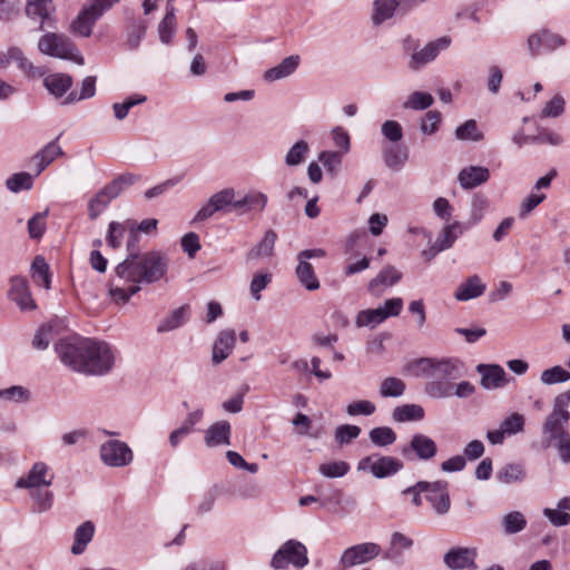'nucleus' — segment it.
Wrapping results in <instances>:
<instances>
[{
    "label": "nucleus",
    "instance_id": "nucleus-1",
    "mask_svg": "<svg viewBox=\"0 0 570 570\" xmlns=\"http://www.w3.org/2000/svg\"><path fill=\"white\" fill-rule=\"evenodd\" d=\"M169 259L160 250L142 254L130 253L115 268L109 283V296L114 303L125 305L140 291V284H154L165 277Z\"/></svg>",
    "mask_w": 570,
    "mask_h": 570
},
{
    "label": "nucleus",
    "instance_id": "nucleus-2",
    "mask_svg": "<svg viewBox=\"0 0 570 570\" xmlns=\"http://www.w3.org/2000/svg\"><path fill=\"white\" fill-rule=\"evenodd\" d=\"M406 372L424 377V393L434 400L451 397L452 382L465 374L464 363L458 357H420L410 362Z\"/></svg>",
    "mask_w": 570,
    "mask_h": 570
},
{
    "label": "nucleus",
    "instance_id": "nucleus-3",
    "mask_svg": "<svg viewBox=\"0 0 570 570\" xmlns=\"http://www.w3.org/2000/svg\"><path fill=\"white\" fill-rule=\"evenodd\" d=\"M38 49L47 56L71 60L77 65L85 63V59L75 43L61 33L48 32L43 35L38 41Z\"/></svg>",
    "mask_w": 570,
    "mask_h": 570
},
{
    "label": "nucleus",
    "instance_id": "nucleus-4",
    "mask_svg": "<svg viewBox=\"0 0 570 570\" xmlns=\"http://www.w3.org/2000/svg\"><path fill=\"white\" fill-rule=\"evenodd\" d=\"M309 563L308 550L296 539L285 541L273 554L269 566L274 570H284L289 566L303 569Z\"/></svg>",
    "mask_w": 570,
    "mask_h": 570
},
{
    "label": "nucleus",
    "instance_id": "nucleus-5",
    "mask_svg": "<svg viewBox=\"0 0 570 570\" xmlns=\"http://www.w3.org/2000/svg\"><path fill=\"white\" fill-rule=\"evenodd\" d=\"M115 363L111 347L105 343L89 338L88 351L85 354V365L81 373L104 375L108 373Z\"/></svg>",
    "mask_w": 570,
    "mask_h": 570
},
{
    "label": "nucleus",
    "instance_id": "nucleus-6",
    "mask_svg": "<svg viewBox=\"0 0 570 570\" xmlns=\"http://www.w3.org/2000/svg\"><path fill=\"white\" fill-rule=\"evenodd\" d=\"M89 338L78 335L59 340L55 344L60 361L71 370L81 372L85 365V354L88 351Z\"/></svg>",
    "mask_w": 570,
    "mask_h": 570
},
{
    "label": "nucleus",
    "instance_id": "nucleus-7",
    "mask_svg": "<svg viewBox=\"0 0 570 570\" xmlns=\"http://www.w3.org/2000/svg\"><path fill=\"white\" fill-rule=\"evenodd\" d=\"M118 0H94L86 4L72 21L70 30L80 37H89L96 21L109 10Z\"/></svg>",
    "mask_w": 570,
    "mask_h": 570
},
{
    "label": "nucleus",
    "instance_id": "nucleus-8",
    "mask_svg": "<svg viewBox=\"0 0 570 570\" xmlns=\"http://www.w3.org/2000/svg\"><path fill=\"white\" fill-rule=\"evenodd\" d=\"M403 308V299L393 297L386 299L383 306L358 312L355 318L357 327H375L391 316H399Z\"/></svg>",
    "mask_w": 570,
    "mask_h": 570
},
{
    "label": "nucleus",
    "instance_id": "nucleus-9",
    "mask_svg": "<svg viewBox=\"0 0 570 570\" xmlns=\"http://www.w3.org/2000/svg\"><path fill=\"white\" fill-rule=\"evenodd\" d=\"M382 552L381 546L375 542H363L346 548L338 560L341 569L347 570L362 566L376 559Z\"/></svg>",
    "mask_w": 570,
    "mask_h": 570
},
{
    "label": "nucleus",
    "instance_id": "nucleus-10",
    "mask_svg": "<svg viewBox=\"0 0 570 570\" xmlns=\"http://www.w3.org/2000/svg\"><path fill=\"white\" fill-rule=\"evenodd\" d=\"M403 466V462L394 456L373 454L361 459L357 470L368 471L373 476L384 479L396 474Z\"/></svg>",
    "mask_w": 570,
    "mask_h": 570
},
{
    "label": "nucleus",
    "instance_id": "nucleus-11",
    "mask_svg": "<svg viewBox=\"0 0 570 570\" xmlns=\"http://www.w3.org/2000/svg\"><path fill=\"white\" fill-rule=\"evenodd\" d=\"M325 255L326 252L322 248L305 249L297 254V266L295 273L301 285L307 291H316L320 288V281L308 259L322 258Z\"/></svg>",
    "mask_w": 570,
    "mask_h": 570
},
{
    "label": "nucleus",
    "instance_id": "nucleus-12",
    "mask_svg": "<svg viewBox=\"0 0 570 570\" xmlns=\"http://www.w3.org/2000/svg\"><path fill=\"white\" fill-rule=\"evenodd\" d=\"M99 455L102 463L110 468H124L134 460V453L127 443L108 440L100 445Z\"/></svg>",
    "mask_w": 570,
    "mask_h": 570
},
{
    "label": "nucleus",
    "instance_id": "nucleus-13",
    "mask_svg": "<svg viewBox=\"0 0 570 570\" xmlns=\"http://www.w3.org/2000/svg\"><path fill=\"white\" fill-rule=\"evenodd\" d=\"M235 189L224 188L210 196L208 202L203 205L191 219L193 224L209 219L217 212H226L228 208L234 210Z\"/></svg>",
    "mask_w": 570,
    "mask_h": 570
},
{
    "label": "nucleus",
    "instance_id": "nucleus-14",
    "mask_svg": "<svg viewBox=\"0 0 570 570\" xmlns=\"http://www.w3.org/2000/svg\"><path fill=\"white\" fill-rule=\"evenodd\" d=\"M400 452L409 460L430 461L435 458L438 445L429 435L415 433L407 444L401 446Z\"/></svg>",
    "mask_w": 570,
    "mask_h": 570
},
{
    "label": "nucleus",
    "instance_id": "nucleus-15",
    "mask_svg": "<svg viewBox=\"0 0 570 570\" xmlns=\"http://www.w3.org/2000/svg\"><path fill=\"white\" fill-rule=\"evenodd\" d=\"M419 487H425V499L438 515H444L450 511L451 500L446 481H419Z\"/></svg>",
    "mask_w": 570,
    "mask_h": 570
},
{
    "label": "nucleus",
    "instance_id": "nucleus-16",
    "mask_svg": "<svg viewBox=\"0 0 570 570\" xmlns=\"http://www.w3.org/2000/svg\"><path fill=\"white\" fill-rule=\"evenodd\" d=\"M55 480V472L45 462L39 461L33 463L31 469L24 476H21L16 482L18 489H33L40 487H50Z\"/></svg>",
    "mask_w": 570,
    "mask_h": 570
},
{
    "label": "nucleus",
    "instance_id": "nucleus-17",
    "mask_svg": "<svg viewBox=\"0 0 570 570\" xmlns=\"http://www.w3.org/2000/svg\"><path fill=\"white\" fill-rule=\"evenodd\" d=\"M528 50L532 57H537L541 49L553 51L559 47L567 45V40L559 33H554L549 29H540L528 37Z\"/></svg>",
    "mask_w": 570,
    "mask_h": 570
},
{
    "label": "nucleus",
    "instance_id": "nucleus-18",
    "mask_svg": "<svg viewBox=\"0 0 570 570\" xmlns=\"http://www.w3.org/2000/svg\"><path fill=\"white\" fill-rule=\"evenodd\" d=\"M451 39L449 37H441L426 43L422 49L414 50L409 60V68L419 70L423 66L433 61L438 55L450 47Z\"/></svg>",
    "mask_w": 570,
    "mask_h": 570
},
{
    "label": "nucleus",
    "instance_id": "nucleus-19",
    "mask_svg": "<svg viewBox=\"0 0 570 570\" xmlns=\"http://www.w3.org/2000/svg\"><path fill=\"white\" fill-rule=\"evenodd\" d=\"M570 419V412L567 409H560L553 404V410L543 424V434L549 436L550 441H561L569 436L566 425Z\"/></svg>",
    "mask_w": 570,
    "mask_h": 570
},
{
    "label": "nucleus",
    "instance_id": "nucleus-20",
    "mask_svg": "<svg viewBox=\"0 0 570 570\" xmlns=\"http://www.w3.org/2000/svg\"><path fill=\"white\" fill-rule=\"evenodd\" d=\"M524 429V416L520 413H512L500 424L499 429L488 431L487 439L493 444H502L505 438L515 435Z\"/></svg>",
    "mask_w": 570,
    "mask_h": 570
},
{
    "label": "nucleus",
    "instance_id": "nucleus-21",
    "mask_svg": "<svg viewBox=\"0 0 570 570\" xmlns=\"http://www.w3.org/2000/svg\"><path fill=\"white\" fill-rule=\"evenodd\" d=\"M8 297L14 302L22 312L33 311L37 308V304L29 289L28 281L24 277L13 276L10 278Z\"/></svg>",
    "mask_w": 570,
    "mask_h": 570
},
{
    "label": "nucleus",
    "instance_id": "nucleus-22",
    "mask_svg": "<svg viewBox=\"0 0 570 570\" xmlns=\"http://www.w3.org/2000/svg\"><path fill=\"white\" fill-rule=\"evenodd\" d=\"M476 550L473 548L456 547L450 549L443 557L445 566L451 570H475Z\"/></svg>",
    "mask_w": 570,
    "mask_h": 570
},
{
    "label": "nucleus",
    "instance_id": "nucleus-23",
    "mask_svg": "<svg viewBox=\"0 0 570 570\" xmlns=\"http://www.w3.org/2000/svg\"><path fill=\"white\" fill-rule=\"evenodd\" d=\"M476 372L481 375L480 384L485 390L500 389L509 382L503 367L497 364H479Z\"/></svg>",
    "mask_w": 570,
    "mask_h": 570
},
{
    "label": "nucleus",
    "instance_id": "nucleus-24",
    "mask_svg": "<svg viewBox=\"0 0 570 570\" xmlns=\"http://www.w3.org/2000/svg\"><path fill=\"white\" fill-rule=\"evenodd\" d=\"M236 344V333L234 330H224L219 332L213 345L212 361L214 364H220L233 352Z\"/></svg>",
    "mask_w": 570,
    "mask_h": 570
},
{
    "label": "nucleus",
    "instance_id": "nucleus-25",
    "mask_svg": "<svg viewBox=\"0 0 570 570\" xmlns=\"http://www.w3.org/2000/svg\"><path fill=\"white\" fill-rule=\"evenodd\" d=\"M382 156L386 167L393 171H400L409 159V149L401 144H384Z\"/></svg>",
    "mask_w": 570,
    "mask_h": 570
},
{
    "label": "nucleus",
    "instance_id": "nucleus-26",
    "mask_svg": "<svg viewBox=\"0 0 570 570\" xmlns=\"http://www.w3.org/2000/svg\"><path fill=\"white\" fill-rule=\"evenodd\" d=\"M490 178V170L482 166H469L461 169L458 181L463 189H473Z\"/></svg>",
    "mask_w": 570,
    "mask_h": 570
},
{
    "label": "nucleus",
    "instance_id": "nucleus-27",
    "mask_svg": "<svg viewBox=\"0 0 570 570\" xmlns=\"http://www.w3.org/2000/svg\"><path fill=\"white\" fill-rule=\"evenodd\" d=\"M59 138L60 136L48 142L32 157L31 163L35 167V176L40 175L58 156L63 154L58 145Z\"/></svg>",
    "mask_w": 570,
    "mask_h": 570
},
{
    "label": "nucleus",
    "instance_id": "nucleus-28",
    "mask_svg": "<svg viewBox=\"0 0 570 570\" xmlns=\"http://www.w3.org/2000/svg\"><path fill=\"white\" fill-rule=\"evenodd\" d=\"M232 428L228 421H218L212 424L206 431L204 441L208 448L230 444Z\"/></svg>",
    "mask_w": 570,
    "mask_h": 570
},
{
    "label": "nucleus",
    "instance_id": "nucleus-29",
    "mask_svg": "<svg viewBox=\"0 0 570 570\" xmlns=\"http://www.w3.org/2000/svg\"><path fill=\"white\" fill-rule=\"evenodd\" d=\"M301 63V57L298 55H292L284 58L277 66L267 69L263 79L267 82H274L293 75Z\"/></svg>",
    "mask_w": 570,
    "mask_h": 570
},
{
    "label": "nucleus",
    "instance_id": "nucleus-30",
    "mask_svg": "<svg viewBox=\"0 0 570 570\" xmlns=\"http://www.w3.org/2000/svg\"><path fill=\"white\" fill-rule=\"evenodd\" d=\"M485 288L487 286L480 276L472 275L456 287L454 297L458 301L465 302L483 295Z\"/></svg>",
    "mask_w": 570,
    "mask_h": 570
},
{
    "label": "nucleus",
    "instance_id": "nucleus-31",
    "mask_svg": "<svg viewBox=\"0 0 570 570\" xmlns=\"http://www.w3.org/2000/svg\"><path fill=\"white\" fill-rule=\"evenodd\" d=\"M267 204V196L261 191H250L240 199H235L234 210L244 215L248 212H263Z\"/></svg>",
    "mask_w": 570,
    "mask_h": 570
},
{
    "label": "nucleus",
    "instance_id": "nucleus-32",
    "mask_svg": "<svg viewBox=\"0 0 570 570\" xmlns=\"http://www.w3.org/2000/svg\"><path fill=\"white\" fill-rule=\"evenodd\" d=\"M95 534V524L91 521L81 523L73 533V543L70 548L72 554L78 556L85 552Z\"/></svg>",
    "mask_w": 570,
    "mask_h": 570
},
{
    "label": "nucleus",
    "instance_id": "nucleus-33",
    "mask_svg": "<svg viewBox=\"0 0 570 570\" xmlns=\"http://www.w3.org/2000/svg\"><path fill=\"white\" fill-rule=\"evenodd\" d=\"M277 239V234L273 229H268L261 242L249 249L246 254L247 261H254L262 257H271L274 254V246Z\"/></svg>",
    "mask_w": 570,
    "mask_h": 570
},
{
    "label": "nucleus",
    "instance_id": "nucleus-34",
    "mask_svg": "<svg viewBox=\"0 0 570 570\" xmlns=\"http://www.w3.org/2000/svg\"><path fill=\"white\" fill-rule=\"evenodd\" d=\"M61 327L62 323L59 320H52L40 326L32 341L33 347L37 350H46Z\"/></svg>",
    "mask_w": 570,
    "mask_h": 570
},
{
    "label": "nucleus",
    "instance_id": "nucleus-35",
    "mask_svg": "<svg viewBox=\"0 0 570 570\" xmlns=\"http://www.w3.org/2000/svg\"><path fill=\"white\" fill-rule=\"evenodd\" d=\"M189 316V306L183 305L176 309H174L169 315L164 317L158 326L157 332L158 333H166L171 332L180 326H183Z\"/></svg>",
    "mask_w": 570,
    "mask_h": 570
},
{
    "label": "nucleus",
    "instance_id": "nucleus-36",
    "mask_svg": "<svg viewBox=\"0 0 570 570\" xmlns=\"http://www.w3.org/2000/svg\"><path fill=\"white\" fill-rule=\"evenodd\" d=\"M9 59L14 61L19 69L31 79L42 77L46 71L42 67H36L19 48H10L8 51Z\"/></svg>",
    "mask_w": 570,
    "mask_h": 570
},
{
    "label": "nucleus",
    "instance_id": "nucleus-37",
    "mask_svg": "<svg viewBox=\"0 0 570 570\" xmlns=\"http://www.w3.org/2000/svg\"><path fill=\"white\" fill-rule=\"evenodd\" d=\"M543 514L556 527H563L570 523V497L559 500L557 509L546 508Z\"/></svg>",
    "mask_w": 570,
    "mask_h": 570
},
{
    "label": "nucleus",
    "instance_id": "nucleus-38",
    "mask_svg": "<svg viewBox=\"0 0 570 570\" xmlns=\"http://www.w3.org/2000/svg\"><path fill=\"white\" fill-rule=\"evenodd\" d=\"M43 86L56 98L62 97L72 86V78L67 73H52L43 79Z\"/></svg>",
    "mask_w": 570,
    "mask_h": 570
},
{
    "label": "nucleus",
    "instance_id": "nucleus-39",
    "mask_svg": "<svg viewBox=\"0 0 570 570\" xmlns=\"http://www.w3.org/2000/svg\"><path fill=\"white\" fill-rule=\"evenodd\" d=\"M497 480L503 484L522 482L527 478V470L521 463H509L503 465L495 475Z\"/></svg>",
    "mask_w": 570,
    "mask_h": 570
},
{
    "label": "nucleus",
    "instance_id": "nucleus-40",
    "mask_svg": "<svg viewBox=\"0 0 570 570\" xmlns=\"http://www.w3.org/2000/svg\"><path fill=\"white\" fill-rule=\"evenodd\" d=\"M399 6H403L401 0H375L373 3L372 22L380 26L391 19Z\"/></svg>",
    "mask_w": 570,
    "mask_h": 570
},
{
    "label": "nucleus",
    "instance_id": "nucleus-41",
    "mask_svg": "<svg viewBox=\"0 0 570 570\" xmlns=\"http://www.w3.org/2000/svg\"><path fill=\"white\" fill-rule=\"evenodd\" d=\"M29 495L32 499V510L42 513L51 509L53 504V493L49 487H40L28 489Z\"/></svg>",
    "mask_w": 570,
    "mask_h": 570
},
{
    "label": "nucleus",
    "instance_id": "nucleus-42",
    "mask_svg": "<svg viewBox=\"0 0 570 570\" xmlns=\"http://www.w3.org/2000/svg\"><path fill=\"white\" fill-rule=\"evenodd\" d=\"M176 33V14L173 4L166 7V14L158 24L159 39L164 45H169Z\"/></svg>",
    "mask_w": 570,
    "mask_h": 570
},
{
    "label": "nucleus",
    "instance_id": "nucleus-43",
    "mask_svg": "<svg viewBox=\"0 0 570 570\" xmlns=\"http://www.w3.org/2000/svg\"><path fill=\"white\" fill-rule=\"evenodd\" d=\"M402 278V273L399 272L394 266L387 265L385 266L375 278H373L368 284V289L372 293L377 292V287L380 285L383 286H393L399 283Z\"/></svg>",
    "mask_w": 570,
    "mask_h": 570
},
{
    "label": "nucleus",
    "instance_id": "nucleus-44",
    "mask_svg": "<svg viewBox=\"0 0 570 570\" xmlns=\"http://www.w3.org/2000/svg\"><path fill=\"white\" fill-rule=\"evenodd\" d=\"M424 409L419 404H404L396 406L392 412L395 422L421 421L424 419Z\"/></svg>",
    "mask_w": 570,
    "mask_h": 570
},
{
    "label": "nucleus",
    "instance_id": "nucleus-45",
    "mask_svg": "<svg viewBox=\"0 0 570 570\" xmlns=\"http://www.w3.org/2000/svg\"><path fill=\"white\" fill-rule=\"evenodd\" d=\"M53 10L52 0H28L27 14L30 18H39L41 20L40 29L43 23L50 20V13Z\"/></svg>",
    "mask_w": 570,
    "mask_h": 570
},
{
    "label": "nucleus",
    "instance_id": "nucleus-46",
    "mask_svg": "<svg viewBox=\"0 0 570 570\" xmlns=\"http://www.w3.org/2000/svg\"><path fill=\"white\" fill-rule=\"evenodd\" d=\"M138 180V176L134 174H124L115 178L108 185H106L101 193H104L110 200L117 198L126 186H130Z\"/></svg>",
    "mask_w": 570,
    "mask_h": 570
},
{
    "label": "nucleus",
    "instance_id": "nucleus-47",
    "mask_svg": "<svg viewBox=\"0 0 570 570\" xmlns=\"http://www.w3.org/2000/svg\"><path fill=\"white\" fill-rule=\"evenodd\" d=\"M463 233L462 225L459 222L448 224L439 234L435 243L442 250L449 249L453 246L456 238Z\"/></svg>",
    "mask_w": 570,
    "mask_h": 570
},
{
    "label": "nucleus",
    "instance_id": "nucleus-48",
    "mask_svg": "<svg viewBox=\"0 0 570 570\" xmlns=\"http://www.w3.org/2000/svg\"><path fill=\"white\" fill-rule=\"evenodd\" d=\"M368 438L376 446H389L396 441V433L390 426H377L370 431Z\"/></svg>",
    "mask_w": 570,
    "mask_h": 570
},
{
    "label": "nucleus",
    "instance_id": "nucleus-49",
    "mask_svg": "<svg viewBox=\"0 0 570 570\" xmlns=\"http://www.w3.org/2000/svg\"><path fill=\"white\" fill-rule=\"evenodd\" d=\"M406 389L405 383L399 377H386L380 384V395L382 397H400Z\"/></svg>",
    "mask_w": 570,
    "mask_h": 570
},
{
    "label": "nucleus",
    "instance_id": "nucleus-50",
    "mask_svg": "<svg viewBox=\"0 0 570 570\" xmlns=\"http://www.w3.org/2000/svg\"><path fill=\"white\" fill-rule=\"evenodd\" d=\"M32 277L38 285L49 289L51 279L49 275V265L42 256H37L31 265Z\"/></svg>",
    "mask_w": 570,
    "mask_h": 570
},
{
    "label": "nucleus",
    "instance_id": "nucleus-51",
    "mask_svg": "<svg viewBox=\"0 0 570 570\" xmlns=\"http://www.w3.org/2000/svg\"><path fill=\"white\" fill-rule=\"evenodd\" d=\"M434 102V98L429 92L414 91L403 102L404 109L411 110H425L431 107Z\"/></svg>",
    "mask_w": 570,
    "mask_h": 570
},
{
    "label": "nucleus",
    "instance_id": "nucleus-52",
    "mask_svg": "<svg viewBox=\"0 0 570 570\" xmlns=\"http://www.w3.org/2000/svg\"><path fill=\"white\" fill-rule=\"evenodd\" d=\"M502 527L507 534H514L527 527V519L519 511L509 512L502 518Z\"/></svg>",
    "mask_w": 570,
    "mask_h": 570
},
{
    "label": "nucleus",
    "instance_id": "nucleus-53",
    "mask_svg": "<svg viewBox=\"0 0 570 570\" xmlns=\"http://www.w3.org/2000/svg\"><path fill=\"white\" fill-rule=\"evenodd\" d=\"M96 94V77L88 76L82 80L80 94L77 95V92L71 91L66 100L63 101L65 105L72 104L75 101L83 100L94 97Z\"/></svg>",
    "mask_w": 570,
    "mask_h": 570
},
{
    "label": "nucleus",
    "instance_id": "nucleus-54",
    "mask_svg": "<svg viewBox=\"0 0 570 570\" xmlns=\"http://www.w3.org/2000/svg\"><path fill=\"white\" fill-rule=\"evenodd\" d=\"M570 380V372L560 365L544 370L540 375V381L546 385L564 383Z\"/></svg>",
    "mask_w": 570,
    "mask_h": 570
},
{
    "label": "nucleus",
    "instance_id": "nucleus-55",
    "mask_svg": "<svg viewBox=\"0 0 570 570\" xmlns=\"http://www.w3.org/2000/svg\"><path fill=\"white\" fill-rule=\"evenodd\" d=\"M30 396V391L21 385L0 389V400L6 402L26 403Z\"/></svg>",
    "mask_w": 570,
    "mask_h": 570
},
{
    "label": "nucleus",
    "instance_id": "nucleus-56",
    "mask_svg": "<svg viewBox=\"0 0 570 570\" xmlns=\"http://www.w3.org/2000/svg\"><path fill=\"white\" fill-rule=\"evenodd\" d=\"M309 151V146L305 140L296 141L285 156L287 166H297L304 161Z\"/></svg>",
    "mask_w": 570,
    "mask_h": 570
},
{
    "label": "nucleus",
    "instance_id": "nucleus-57",
    "mask_svg": "<svg viewBox=\"0 0 570 570\" xmlns=\"http://www.w3.org/2000/svg\"><path fill=\"white\" fill-rule=\"evenodd\" d=\"M33 185V177L29 173H17L10 176L7 181L6 186L9 190L13 193H19L21 190H28Z\"/></svg>",
    "mask_w": 570,
    "mask_h": 570
},
{
    "label": "nucleus",
    "instance_id": "nucleus-58",
    "mask_svg": "<svg viewBox=\"0 0 570 570\" xmlns=\"http://www.w3.org/2000/svg\"><path fill=\"white\" fill-rule=\"evenodd\" d=\"M320 473L325 478H342L350 471V464L345 461H332L318 466Z\"/></svg>",
    "mask_w": 570,
    "mask_h": 570
},
{
    "label": "nucleus",
    "instance_id": "nucleus-59",
    "mask_svg": "<svg viewBox=\"0 0 570 570\" xmlns=\"http://www.w3.org/2000/svg\"><path fill=\"white\" fill-rule=\"evenodd\" d=\"M128 228V224H121L118 222H111L108 226L107 233V244L112 249H117L122 244V238L126 229Z\"/></svg>",
    "mask_w": 570,
    "mask_h": 570
},
{
    "label": "nucleus",
    "instance_id": "nucleus-60",
    "mask_svg": "<svg viewBox=\"0 0 570 570\" xmlns=\"http://www.w3.org/2000/svg\"><path fill=\"white\" fill-rule=\"evenodd\" d=\"M455 137L460 140L479 141L483 136L478 130L475 120L470 119L455 129Z\"/></svg>",
    "mask_w": 570,
    "mask_h": 570
},
{
    "label": "nucleus",
    "instance_id": "nucleus-61",
    "mask_svg": "<svg viewBox=\"0 0 570 570\" xmlns=\"http://www.w3.org/2000/svg\"><path fill=\"white\" fill-rule=\"evenodd\" d=\"M110 199L99 190L88 203V215L90 219H96L110 204Z\"/></svg>",
    "mask_w": 570,
    "mask_h": 570
},
{
    "label": "nucleus",
    "instance_id": "nucleus-62",
    "mask_svg": "<svg viewBox=\"0 0 570 570\" xmlns=\"http://www.w3.org/2000/svg\"><path fill=\"white\" fill-rule=\"evenodd\" d=\"M272 282L271 273H257L253 276L249 285L250 295L254 299L259 301L262 298L261 292L267 287Z\"/></svg>",
    "mask_w": 570,
    "mask_h": 570
},
{
    "label": "nucleus",
    "instance_id": "nucleus-63",
    "mask_svg": "<svg viewBox=\"0 0 570 570\" xmlns=\"http://www.w3.org/2000/svg\"><path fill=\"white\" fill-rule=\"evenodd\" d=\"M547 198L546 194L532 191L521 203L519 217L525 218L529 214Z\"/></svg>",
    "mask_w": 570,
    "mask_h": 570
},
{
    "label": "nucleus",
    "instance_id": "nucleus-64",
    "mask_svg": "<svg viewBox=\"0 0 570 570\" xmlns=\"http://www.w3.org/2000/svg\"><path fill=\"white\" fill-rule=\"evenodd\" d=\"M376 411V406L373 402L367 400H360L350 403L346 406V413L351 416L365 415L370 416Z\"/></svg>",
    "mask_w": 570,
    "mask_h": 570
}]
</instances>
